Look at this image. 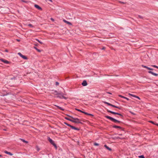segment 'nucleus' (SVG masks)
Here are the masks:
<instances>
[{
  "instance_id": "obj_45",
  "label": "nucleus",
  "mask_w": 158,
  "mask_h": 158,
  "mask_svg": "<svg viewBox=\"0 0 158 158\" xmlns=\"http://www.w3.org/2000/svg\"><path fill=\"white\" fill-rule=\"evenodd\" d=\"M149 70H154V69H152L150 68H149Z\"/></svg>"
},
{
  "instance_id": "obj_8",
  "label": "nucleus",
  "mask_w": 158,
  "mask_h": 158,
  "mask_svg": "<svg viewBox=\"0 0 158 158\" xmlns=\"http://www.w3.org/2000/svg\"><path fill=\"white\" fill-rule=\"evenodd\" d=\"M112 127L113 128H119L121 130L124 131V128H123L121 127H120L119 126H116V125H114L112 126Z\"/></svg>"
},
{
  "instance_id": "obj_38",
  "label": "nucleus",
  "mask_w": 158,
  "mask_h": 158,
  "mask_svg": "<svg viewBox=\"0 0 158 158\" xmlns=\"http://www.w3.org/2000/svg\"><path fill=\"white\" fill-rule=\"evenodd\" d=\"M129 112H130V113H131L132 114H133V115H135L136 114L135 113H134L133 112H132V111H129Z\"/></svg>"
},
{
  "instance_id": "obj_36",
  "label": "nucleus",
  "mask_w": 158,
  "mask_h": 158,
  "mask_svg": "<svg viewBox=\"0 0 158 158\" xmlns=\"http://www.w3.org/2000/svg\"><path fill=\"white\" fill-rule=\"evenodd\" d=\"M94 145L96 146H98L99 145V144L97 143H94Z\"/></svg>"
},
{
  "instance_id": "obj_23",
  "label": "nucleus",
  "mask_w": 158,
  "mask_h": 158,
  "mask_svg": "<svg viewBox=\"0 0 158 158\" xmlns=\"http://www.w3.org/2000/svg\"><path fill=\"white\" fill-rule=\"evenodd\" d=\"M21 57L25 60H27L28 59L27 57L26 56L23 55Z\"/></svg>"
},
{
  "instance_id": "obj_34",
  "label": "nucleus",
  "mask_w": 158,
  "mask_h": 158,
  "mask_svg": "<svg viewBox=\"0 0 158 158\" xmlns=\"http://www.w3.org/2000/svg\"><path fill=\"white\" fill-rule=\"evenodd\" d=\"M18 54L21 57L23 55L20 52L18 53Z\"/></svg>"
},
{
  "instance_id": "obj_15",
  "label": "nucleus",
  "mask_w": 158,
  "mask_h": 158,
  "mask_svg": "<svg viewBox=\"0 0 158 158\" xmlns=\"http://www.w3.org/2000/svg\"><path fill=\"white\" fill-rule=\"evenodd\" d=\"M104 147L108 150L110 151H111L112 150V149L110 148L109 147H108L106 144H105L104 145Z\"/></svg>"
},
{
  "instance_id": "obj_14",
  "label": "nucleus",
  "mask_w": 158,
  "mask_h": 158,
  "mask_svg": "<svg viewBox=\"0 0 158 158\" xmlns=\"http://www.w3.org/2000/svg\"><path fill=\"white\" fill-rule=\"evenodd\" d=\"M52 91H53L52 93L54 94L57 95L58 96V95H60L59 93H58L56 90H52Z\"/></svg>"
},
{
  "instance_id": "obj_54",
  "label": "nucleus",
  "mask_w": 158,
  "mask_h": 158,
  "mask_svg": "<svg viewBox=\"0 0 158 158\" xmlns=\"http://www.w3.org/2000/svg\"><path fill=\"white\" fill-rule=\"evenodd\" d=\"M17 40L18 41H19V40Z\"/></svg>"
},
{
  "instance_id": "obj_48",
  "label": "nucleus",
  "mask_w": 158,
  "mask_h": 158,
  "mask_svg": "<svg viewBox=\"0 0 158 158\" xmlns=\"http://www.w3.org/2000/svg\"><path fill=\"white\" fill-rule=\"evenodd\" d=\"M120 2L121 3L125 4V3L122 2Z\"/></svg>"
},
{
  "instance_id": "obj_3",
  "label": "nucleus",
  "mask_w": 158,
  "mask_h": 158,
  "mask_svg": "<svg viewBox=\"0 0 158 158\" xmlns=\"http://www.w3.org/2000/svg\"><path fill=\"white\" fill-rule=\"evenodd\" d=\"M103 102L104 103L107 105L108 106H111L113 107L118 109L119 110L122 109V107H119V106H116L112 105V104H110V103H108V102H105V101H103Z\"/></svg>"
},
{
  "instance_id": "obj_21",
  "label": "nucleus",
  "mask_w": 158,
  "mask_h": 158,
  "mask_svg": "<svg viewBox=\"0 0 158 158\" xmlns=\"http://www.w3.org/2000/svg\"><path fill=\"white\" fill-rule=\"evenodd\" d=\"M21 2L26 3H28L31 2L30 1H25L24 0H21Z\"/></svg>"
},
{
  "instance_id": "obj_1",
  "label": "nucleus",
  "mask_w": 158,
  "mask_h": 158,
  "mask_svg": "<svg viewBox=\"0 0 158 158\" xmlns=\"http://www.w3.org/2000/svg\"><path fill=\"white\" fill-rule=\"evenodd\" d=\"M104 117L107 119H110V120L115 123H123L122 122L118 120L109 116L105 115L104 116Z\"/></svg>"
},
{
  "instance_id": "obj_30",
  "label": "nucleus",
  "mask_w": 158,
  "mask_h": 158,
  "mask_svg": "<svg viewBox=\"0 0 158 158\" xmlns=\"http://www.w3.org/2000/svg\"><path fill=\"white\" fill-rule=\"evenodd\" d=\"M138 17H139V18L140 19H143L144 18L143 17H142V16H141L140 15H138Z\"/></svg>"
},
{
  "instance_id": "obj_16",
  "label": "nucleus",
  "mask_w": 158,
  "mask_h": 158,
  "mask_svg": "<svg viewBox=\"0 0 158 158\" xmlns=\"http://www.w3.org/2000/svg\"><path fill=\"white\" fill-rule=\"evenodd\" d=\"M118 96L119 97H121V98H123L125 99H127V100H128V101H129V100H130V99H129L128 98H127V97H124V96H122V95H118Z\"/></svg>"
},
{
  "instance_id": "obj_40",
  "label": "nucleus",
  "mask_w": 158,
  "mask_h": 158,
  "mask_svg": "<svg viewBox=\"0 0 158 158\" xmlns=\"http://www.w3.org/2000/svg\"><path fill=\"white\" fill-rule=\"evenodd\" d=\"M55 85H59V83L58 82H56L55 83Z\"/></svg>"
},
{
  "instance_id": "obj_2",
  "label": "nucleus",
  "mask_w": 158,
  "mask_h": 158,
  "mask_svg": "<svg viewBox=\"0 0 158 158\" xmlns=\"http://www.w3.org/2000/svg\"><path fill=\"white\" fill-rule=\"evenodd\" d=\"M106 111L112 114H113L114 115H118L120 116V118L121 119H123V118L124 116H123V115L122 114L120 113H118V112H114L109 110L107 109H106Z\"/></svg>"
},
{
  "instance_id": "obj_42",
  "label": "nucleus",
  "mask_w": 158,
  "mask_h": 158,
  "mask_svg": "<svg viewBox=\"0 0 158 158\" xmlns=\"http://www.w3.org/2000/svg\"><path fill=\"white\" fill-rule=\"evenodd\" d=\"M55 106L58 109H59V108H60V106H57V105H55Z\"/></svg>"
},
{
  "instance_id": "obj_11",
  "label": "nucleus",
  "mask_w": 158,
  "mask_h": 158,
  "mask_svg": "<svg viewBox=\"0 0 158 158\" xmlns=\"http://www.w3.org/2000/svg\"><path fill=\"white\" fill-rule=\"evenodd\" d=\"M148 73H150V74H152L155 76H158V74H157V73H155L153 72H152V71H148Z\"/></svg>"
},
{
  "instance_id": "obj_51",
  "label": "nucleus",
  "mask_w": 158,
  "mask_h": 158,
  "mask_svg": "<svg viewBox=\"0 0 158 158\" xmlns=\"http://www.w3.org/2000/svg\"><path fill=\"white\" fill-rule=\"evenodd\" d=\"M15 77H14V78H11V79H15Z\"/></svg>"
},
{
  "instance_id": "obj_39",
  "label": "nucleus",
  "mask_w": 158,
  "mask_h": 158,
  "mask_svg": "<svg viewBox=\"0 0 158 158\" xmlns=\"http://www.w3.org/2000/svg\"><path fill=\"white\" fill-rule=\"evenodd\" d=\"M59 109H60V110H62V111H64V109H63V108H62L61 107H60V108H59Z\"/></svg>"
},
{
  "instance_id": "obj_31",
  "label": "nucleus",
  "mask_w": 158,
  "mask_h": 158,
  "mask_svg": "<svg viewBox=\"0 0 158 158\" xmlns=\"http://www.w3.org/2000/svg\"><path fill=\"white\" fill-rule=\"evenodd\" d=\"M129 95L131 96L132 97H135V95H133V94H131L130 93H129L128 94Z\"/></svg>"
},
{
  "instance_id": "obj_58",
  "label": "nucleus",
  "mask_w": 158,
  "mask_h": 158,
  "mask_svg": "<svg viewBox=\"0 0 158 158\" xmlns=\"http://www.w3.org/2000/svg\"><path fill=\"white\" fill-rule=\"evenodd\" d=\"M127 158H129L128 157H127Z\"/></svg>"
},
{
  "instance_id": "obj_4",
  "label": "nucleus",
  "mask_w": 158,
  "mask_h": 158,
  "mask_svg": "<svg viewBox=\"0 0 158 158\" xmlns=\"http://www.w3.org/2000/svg\"><path fill=\"white\" fill-rule=\"evenodd\" d=\"M47 139L50 143L54 146L55 148L56 149H57V147L54 141L51 139L49 137H48Z\"/></svg>"
},
{
  "instance_id": "obj_10",
  "label": "nucleus",
  "mask_w": 158,
  "mask_h": 158,
  "mask_svg": "<svg viewBox=\"0 0 158 158\" xmlns=\"http://www.w3.org/2000/svg\"><path fill=\"white\" fill-rule=\"evenodd\" d=\"M34 7L39 10H42V8L37 4H35L34 5Z\"/></svg>"
},
{
  "instance_id": "obj_29",
  "label": "nucleus",
  "mask_w": 158,
  "mask_h": 158,
  "mask_svg": "<svg viewBox=\"0 0 158 158\" xmlns=\"http://www.w3.org/2000/svg\"><path fill=\"white\" fill-rule=\"evenodd\" d=\"M151 66L152 67H153L154 68H157L158 69V66L156 65H151Z\"/></svg>"
},
{
  "instance_id": "obj_55",
  "label": "nucleus",
  "mask_w": 158,
  "mask_h": 158,
  "mask_svg": "<svg viewBox=\"0 0 158 158\" xmlns=\"http://www.w3.org/2000/svg\"><path fill=\"white\" fill-rule=\"evenodd\" d=\"M49 1H52L51 0H49Z\"/></svg>"
},
{
  "instance_id": "obj_33",
  "label": "nucleus",
  "mask_w": 158,
  "mask_h": 158,
  "mask_svg": "<svg viewBox=\"0 0 158 158\" xmlns=\"http://www.w3.org/2000/svg\"><path fill=\"white\" fill-rule=\"evenodd\" d=\"M139 157L140 158H145L143 155H141L139 156Z\"/></svg>"
},
{
  "instance_id": "obj_35",
  "label": "nucleus",
  "mask_w": 158,
  "mask_h": 158,
  "mask_svg": "<svg viewBox=\"0 0 158 158\" xmlns=\"http://www.w3.org/2000/svg\"><path fill=\"white\" fill-rule=\"evenodd\" d=\"M66 116H67L70 117V118L72 119L73 117H72V116H71L70 115H68V114H66Z\"/></svg>"
},
{
  "instance_id": "obj_56",
  "label": "nucleus",
  "mask_w": 158,
  "mask_h": 158,
  "mask_svg": "<svg viewBox=\"0 0 158 158\" xmlns=\"http://www.w3.org/2000/svg\"><path fill=\"white\" fill-rule=\"evenodd\" d=\"M116 117H117V118H118V116H116Z\"/></svg>"
},
{
  "instance_id": "obj_7",
  "label": "nucleus",
  "mask_w": 158,
  "mask_h": 158,
  "mask_svg": "<svg viewBox=\"0 0 158 158\" xmlns=\"http://www.w3.org/2000/svg\"><path fill=\"white\" fill-rule=\"evenodd\" d=\"M72 119H73V122H72V123H77H77H76L75 122H79V121H83L82 120V119H80L77 118H73V117Z\"/></svg>"
},
{
  "instance_id": "obj_6",
  "label": "nucleus",
  "mask_w": 158,
  "mask_h": 158,
  "mask_svg": "<svg viewBox=\"0 0 158 158\" xmlns=\"http://www.w3.org/2000/svg\"><path fill=\"white\" fill-rule=\"evenodd\" d=\"M64 123L67 125V126H68L70 127V128H71V129H73V130H77V131H79L80 130V129L78 128H77V127H76L73 126H72L71 125H70V124L67 123L66 122H64Z\"/></svg>"
},
{
  "instance_id": "obj_25",
  "label": "nucleus",
  "mask_w": 158,
  "mask_h": 158,
  "mask_svg": "<svg viewBox=\"0 0 158 158\" xmlns=\"http://www.w3.org/2000/svg\"><path fill=\"white\" fill-rule=\"evenodd\" d=\"M36 148L37 152L39 151L40 150V149L39 148V146L38 145H36L35 147Z\"/></svg>"
},
{
  "instance_id": "obj_12",
  "label": "nucleus",
  "mask_w": 158,
  "mask_h": 158,
  "mask_svg": "<svg viewBox=\"0 0 158 158\" xmlns=\"http://www.w3.org/2000/svg\"><path fill=\"white\" fill-rule=\"evenodd\" d=\"M83 86H86L87 85V83L86 80H84L81 83Z\"/></svg>"
},
{
  "instance_id": "obj_22",
  "label": "nucleus",
  "mask_w": 158,
  "mask_h": 158,
  "mask_svg": "<svg viewBox=\"0 0 158 158\" xmlns=\"http://www.w3.org/2000/svg\"><path fill=\"white\" fill-rule=\"evenodd\" d=\"M84 114H85V115H89V116H94L93 114H89V113H87V112H85V113H84Z\"/></svg>"
},
{
  "instance_id": "obj_9",
  "label": "nucleus",
  "mask_w": 158,
  "mask_h": 158,
  "mask_svg": "<svg viewBox=\"0 0 158 158\" xmlns=\"http://www.w3.org/2000/svg\"><path fill=\"white\" fill-rule=\"evenodd\" d=\"M0 60L2 62H3V63L6 64H8L10 63V62L9 61L2 58L0 59Z\"/></svg>"
},
{
  "instance_id": "obj_43",
  "label": "nucleus",
  "mask_w": 158,
  "mask_h": 158,
  "mask_svg": "<svg viewBox=\"0 0 158 158\" xmlns=\"http://www.w3.org/2000/svg\"><path fill=\"white\" fill-rule=\"evenodd\" d=\"M105 49H106L105 47H103L102 48V49L103 50H105Z\"/></svg>"
},
{
  "instance_id": "obj_17",
  "label": "nucleus",
  "mask_w": 158,
  "mask_h": 158,
  "mask_svg": "<svg viewBox=\"0 0 158 158\" xmlns=\"http://www.w3.org/2000/svg\"><path fill=\"white\" fill-rule=\"evenodd\" d=\"M149 122L153 124L158 126V123H156L155 122H154L152 121H149Z\"/></svg>"
},
{
  "instance_id": "obj_27",
  "label": "nucleus",
  "mask_w": 158,
  "mask_h": 158,
  "mask_svg": "<svg viewBox=\"0 0 158 158\" xmlns=\"http://www.w3.org/2000/svg\"><path fill=\"white\" fill-rule=\"evenodd\" d=\"M34 48L38 52H41V50L38 49L36 47H34Z\"/></svg>"
},
{
  "instance_id": "obj_20",
  "label": "nucleus",
  "mask_w": 158,
  "mask_h": 158,
  "mask_svg": "<svg viewBox=\"0 0 158 158\" xmlns=\"http://www.w3.org/2000/svg\"><path fill=\"white\" fill-rule=\"evenodd\" d=\"M76 110H77V111H78L79 112H80L82 113H84H84H85V111H83L79 109H77V108H75V109Z\"/></svg>"
},
{
  "instance_id": "obj_18",
  "label": "nucleus",
  "mask_w": 158,
  "mask_h": 158,
  "mask_svg": "<svg viewBox=\"0 0 158 158\" xmlns=\"http://www.w3.org/2000/svg\"><path fill=\"white\" fill-rule=\"evenodd\" d=\"M4 152L5 153L8 154L10 156L13 155V154L11 153L10 152H8L6 151H5Z\"/></svg>"
},
{
  "instance_id": "obj_41",
  "label": "nucleus",
  "mask_w": 158,
  "mask_h": 158,
  "mask_svg": "<svg viewBox=\"0 0 158 158\" xmlns=\"http://www.w3.org/2000/svg\"><path fill=\"white\" fill-rule=\"evenodd\" d=\"M135 98H136L138 99L139 100L140 99V98L138 96H136L135 95Z\"/></svg>"
},
{
  "instance_id": "obj_53",
  "label": "nucleus",
  "mask_w": 158,
  "mask_h": 158,
  "mask_svg": "<svg viewBox=\"0 0 158 158\" xmlns=\"http://www.w3.org/2000/svg\"><path fill=\"white\" fill-rule=\"evenodd\" d=\"M2 155H0V157H2Z\"/></svg>"
},
{
  "instance_id": "obj_5",
  "label": "nucleus",
  "mask_w": 158,
  "mask_h": 158,
  "mask_svg": "<svg viewBox=\"0 0 158 158\" xmlns=\"http://www.w3.org/2000/svg\"><path fill=\"white\" fill-rule=\"evenodd\" d=\"M59 94L60 95H58V96H57V98H58L60 99L64 98L65 100L68 98H67L64 96V95H66V94L62 93H59Z\"/></svg>"
},
{
  "instance_id": "obj_24",
  "label": "nucleus",
  "mask_w": 158,
  "mask_h": 158,
  "mask_svg": "<svg viewBox=\"0 0 158 158\" xmlns=\"http://www.w3.org/2000/svg\"><path fill=\"white\" fill-rule=\"evenodd\" d=\"M24 143H28V141H26L24 139H20Z\"/></svg>"
},
{
  "instance_id": "obj_49",
  "label": "nucleus",
  "mask_w": 158,
  "mask_h": 158,
  "mask_svg": "<svg viewBox=\"0 0 158 158\" xmlns=\"http://www.w3.org/2000/svg\"><path fill=\"white\" fill-rule=\"evenodd\" d=\"M51 19L52 21H54V19L53 18H52Z\"/></svg>"
},
{
  "instance_id": "obj_28",
  "label": "nucleus",
  "mask_w": 158,
  "mask_h": 158,
  "mask_svg": "<svg viewBox=\"0 0 158 158\" xmlns=\"http://www.w3.org/2000/svg\"><path fill=\"white\" fill-rule=\"evenodd\" d=\"M28 26L29 27H30L33 28L34 27V26L31 24H29L28 25Z\"/></svg>"
},
{
  "instance_id": "obj_32",
  "label": "nucleus",
  "mask_w": 158,
  "mask_h": 158,
  "mask_svg": "<svg viewBox=\"0 0 158 158\" xmlns=\"http://www.w3.org/2000/svg\"><path fill=\"white\" fill-rule=\"evenodd\" d=\"M76 123H77V124H78V123H80L82 125H83V123H82V122H81V121H79V122H75Z\"/></svg>"
},
{
  "instance_id": "obj_26",
  "label": "nucleus",
  "mask_w": 158,
  "mask_h": 158,
  "mask_svg": "<svg viewBox=\"0 0 158 158\" xmlns=\"http://www.w3.org/2000/svg\"><path fill=\"white\" fill-rule=\"evenodd\" d=\"M142 67L144 68H145L148 70H149V67H148L146 66H145V65H142Z\"/></svg>"
},
{
  "instance_id": "obj_57",
  "label": "nucleus",
  "mask_w": 158,
  "mask_h": 158,
  "mask_svg": "<svg viewBox=\"0 0 158 158\" xmlns=\"http://www.w3.org/2000/svg\"><path fill=\"white\" fill-rule=\"evenodd\" d=\"M157 118H158V117H157Z\"/></svg>"
},
{
  "instance_id": "obj_52",
  "label": "nucleus",
  "mask_w": 158,
  "mask_h": 158,
  "mask_svg": "<svg viewBox=\"0 0 158 158\" xmlns=\"http://www.w3.org/2000/svg\"><path fill=\"white\" fill-rule=\"evenodd\" d=\"M35 46H37V45H38V44H35Z\"/></svg>"
},
{
  "instance_id": "obj_13",
  "label": "nucleus",
  "mask_w": 158,
  "mask_h": 158,
  "mask_svg": "<svg viewBox=\"0 0 158 158\" xmlns=\"http://www.w3.org/2000/svg\"><path fill=\"white\" fill-rule=\"evenodd\" d=\"M63 21L69 25H72V23L71 22H69L64 19H63Z\"/></svg>"
},
{
  "instance_id": "obj_50",
  "label": "nucleus",
  "mask_w": 158,
  "mask_h": 158,
  "mask_svg": "<svg viewBox=\"0 0 158 158\" xmlns=\"http://www.w3.org/2000/svg\"><path fill=\"white\" fill-rule=\"evenodd\" d=\"M118 135H122V134H118Z\"/></svg>"
},
{
  "instance_id": "obj_47",
  "label": "nucleus",
  "mask_w": 158,
  "mask_h": 158,
  "mask_svg": "<svg viewBox=\"0 0 158 158\" xmlns=\"http://www.w3.org/2000/svg\"><path fill=\"white\" fill-rule=\"evenodd\" d=\"M116 138L117 139H122L120 137H116Z\"/></svg>"
},
{
  "instance_id": "obj_37",
  "label": "nucleus",
  "mask_w": 158,
  "mask_h": 158,
  "mask_svg": "<svg viewBox=\"0 0 158 158\" xmlns=\"http://www.w3.org/2000/svg\"><path fill=\"white\" fill-rule=\"evenodd\" d=\"M36 40L40 44H43L42 42L40 41L39 40L36 39Z\"/></svg>"
},
{
  "instance_id": "obj_46",
  "label": "nucleus",
  "mask_w": 158,
  "mask_h": 158,
  "mask_svg": "<svg viewBox=\"0 0 158 158\" xmlns=\"http://www.w3.org/2000/svg\"><path fill=\"white\" fill-rule=\"evenodd\" d=\"M5 52H8V50L7 49H6L5 50Z\"/></svg>"
},
{
  "instance_id": "obj_44",
  "label": "nucleus",
  "mask_w": 158,
  "mask_h": 158,
  "mask_svg": "<svg viewBox=\"0 0 158 158\" xmlns=\"http://www.w3.org/2000/svg\"><path fill=\"white\" fill-rule=\"evenodd\" d=\"M106 93L107 94H112V93H110V92H106Z\"/></svg>"
},
{
  "instance_id": "obj_19",
  "label": "nucleus",
  "mask_w": 158,
  "mask_h": 158,
  "mask_svg": "<svg viewBox=\"0 0 158 158\" xmlns=\"http://www.w3.org/2000/svg\"><path fill=\"white\" fill-rule=\"evenodd\" d=\"M64 118L68 120H69V121L71 122H73V119H71V118H67V117H64Z\"/></svg>"
}]
</instances>
